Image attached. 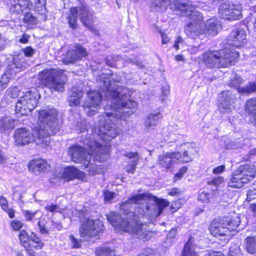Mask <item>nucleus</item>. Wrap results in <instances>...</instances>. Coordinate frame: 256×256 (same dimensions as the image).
I'll return each instance as SVG.
<instances>
[{"mask_svg": "<svg viewBox=\"0 0 256 256\" xmlns=\"http://www.w3.org/2000/svg\"><path fill=\"white\" fill-rule=\"evenodd\" d=\"M121 80V78L116 74H102L98 76L96 82L99 84V92H88L87 98L82 105L86 114L92 116L96 113V109L101 104L102 93L107 100L110 101V106L114 110L102 115L98 125L100 132L108 140L116 138L118 133L114 124L115 118H122L131 115L135 112L137 106L136 102L128 99V90L115 84Z\"/></svg>", "mask_w": 256, "mask_h": 256, "instance_id": "nucleus-1", "label": "nucleus"}, {"mask_svg": "<svg viewBox=\"0 0 256 256\" xmlns=\"http://www.w3.org/2000/svg\"><path fill=\"white\" fill-rule=\"evenodd\" d=\"M146 197V194H139L131 197L120 206L121 214L124 217H121L115 212H110L106 215L108 220L114 226L120 228L135 238L144 241L148 240L154 236L155 233L150 230L148 225L142 223L139 219L143 216L146 211L151 212V209L154 212L156 210V216H159L164 208L168 206L169 202L164 199L153 196L154 204L151 207L146 202H142Z\"/></svg>", "mask_w": 256, "mask_h": 256, "instance_id": "nucleus-2", "label": "nucleus"}, {"mask_svg": "<svg viewBox=\"0 0 256 256\" xmlns=\"http://www.w3.org/2000/svg\"><path fill=\"white\" fill-rule=\"evenodd\" d=\"M190 2L182 3L176 2L172 6V8L176 15L188 18L190 22L188 24L186 32L188 36L196 39L198 34L204 32L203 24L204 22L202 13L193 10L190 6Z\"/></svg>", "mask_w": 256, "mask_h": 256, "instance_id": "nucleus-3", "label": "nucleus"}, {"mask_svg": "<svg viewBox=\"0 0 256 256\" xmlns=\"http://www.w3.org/2000/svg\"><path fill=\"white\" fill-rule=\"evenodd\" d=\"M239 56L238 53L230 49L210 50L203 55L206 64L210 68L228 67L234 64Z\"/></svg>", "mask_w": 256, "mask_h": 256, "instance_id": "nucleus-4", "label": "nucleus"}, {"mask_svg": "<svg viewBox=\"0 0 256 256\" xmlns=\"http://www.w3.org/2000/svg\"><path fill=\"white\" fill-rule=\"evenodd\" d=\"M38 77L41 84L52 92H62L64 90V85L67 79L66 76L62 70L46 69L39 73Z\"/></svg>", "mask_w": 256, "mask_h": 256, "instance_id": "nucleus-5", "label": "nucleus"}, {"mask_svg": "<svg viewBox=\"0 0 256 256\" xmlns=\"http://www.w3.org/2000/svg\"><path fill=\"white\" fill-rule=\"evenodd\" d=\"M40 94L38 90L34 88L20 96L16 105V114L20 116L28 114L36 106Z\"/></svg>", "mask_w": 256, "mask_h": 256, "instance_id": "nucleus-6", "label": "nucleus"}, {"mask_svg": "<svg viewBox=\"0 0 256 256\" xmlns=\"http://www.w3.org/2000/svg\"><path fill=\"white\" fill-rule=\"evenodd\" d=\"M256 170L254 166H240L233 173L232 176L228 182L230 187L240 188L244 184L250 182L255 176Z\"/></svg>", "mask_w": 256, "mask_h": 256, "instance_id": "nucleus-7", "label": "nucleus"}, {"mask_svg": "<svg viewBox=\"0 0 256 256\" xmlns=\"http://www.w3.org/2000/svg\"><path fill=\"white\" fill-rule=\"evenodd\" d=\"M28 63L25 61L24 57L22 55H18L11 61L8 62L6 72L2 75L0 80V90H2L7 86V84L11 77L16 73L27 68Z\"/></svg>", "mask_w": 256, "mask_h": 256, "instance_id": "nucleus-8", "label": "nucleus"}, {"mask_svg": "<svg viewBox=\"0 0 256 256\" xmlns=\"http://www.w3.org/2000/svg\"><path fill=\"white\" fill-rule=\"evenodd\" d=\"M57 117L58 112L54 108L42 110L38 112V122L42 126L51 128L53 132H58L59 131V126Z\"/></svg>", "mask_w": 256, "mask_h": 256, "instance_id": "nucleus-9", "label": "nucleus"}, {"mask_svg": "<svg viewBox=\"0 0 256 256\" xmlns=\"http://www.w3.org/2000/svg\"><path fill=\"white\" fill-rule=\"evenodd\" d=\"M68 154L74 162L83 164L84 168H94L93 164L91 162V156L86 152L84 148L78 144L72 145L69 148Z\"/></svg>", "mask_w": 256, "mask_h": 256, "instance_id": "nucleus-10", "label": "nucleus"}, {"mask_svg": "<svg viewBox=\"0 0 256 256\" xmlns=\"http://www.w3.org/2000/svg\"><path fill=\"white\" fill-rule=\"evenodd\" d=\"M104 230L102 222L100 220H94L88 218L80 228V234L82 238L96 236Z\"/></svg>", "mask_w": 256, "mask_h": 256, "instance_id": "nucleus-11", "label": "nucleus"}, {"mask_svg": "<svg viewBox=\"0 0 256 256\" xmlns=\"http://www.w3.org/2000/svg\"><path fill=\"white\" fill-rule=\"evenodd\" d=\"M219 14L224 20H233L242 18V6L238 4H223L220 7Z\"/></svg>", "mask_w": 256, "mask_h": 256, "instance_id": "nucleus-12", "label": "nucleus"}, {"mask_svg": "<svg viewBox=\"0 0 256 256\" xmlns=\"http://www.w3.org/2000/svg\"><path fill=\"white\" fill-rule=\"evenodd\" d=\"M221 94L218 104V110L222 114L231 112L235 108L234 104L237 99L236 94L230 90H224Z\"/></svg>", "mask_w": 256, "mask_h": 256, "instance_id": "nucleus-13", "label": "nucleus"}, {"mask_svg": "<svg viewBox=\"0 0 256 256\" xmlns=\"http://www.w3.org/2000/svg\"><path fill=\"white\" fill-rule=\"evenodd\" d=\"M86 50L80 44H76L68 50L63 58L64 64H74L87 56Z\"/></svg>", "mask_w": 256, "mask_h": 256, "instance_id": "nucleus-14", "label": "nucleus"}, {"mask_svg": "<svg viewBox=\"0 0 256 256\" xmlns=\"http://www.w3.org/2000/svg\"><path fill=\"white\" fill-rule=\"evenodd\" d=\"M204 32L198 34L197 38L202 40L204 38H211L216 36L222 28L220 22L214 18L206 20Z\"/></svg>", "mask_w": 256, "mask_h": 256, "instance_id": "nucleus-15", "label": "nucleus"}, {"mask_svg": "<svg viewBox=\"0 0 256 256\" xmlns=\"http://www.w3.org/2000/svg\"><path fill=\"white\" fill-rule=\"evenodd\" d=\"M14 137L17 146H24L34 140V135L26 128H19L14 130Z\"/></svg>", "mask_w": 256, "mask_h": 256, "instance_id": "nucleus-16", "label": "nucleus"}, {"mask_svg": "<svg viewBox=\"0 0 256 256\" xmlns=\"http://www.w3.org/2000/svg\"><path fill=\"white\" fill-rule=\"evenodd\" d=\"M181 149L184 150L183 153H175L174 158L179 160L180 162L185 163L189 162L192 160L196 151L192 144L186 142L180 146Z\"/></svg>", "mask_w": 256, "mask_h": 256, "instance_id": "nucleus-17", "label": "nucleus"}, {"mask_svg": "<svg viewBox=\"0 0 256 256\" xmlns=\"http://www.w3.org/2000/svg\"><path fill=\"white\" fill-rule=\"evenodd\" d=\"M57 132H53V130L51 128H48V127L42 126L39 124L38 128H36L35 130V134L38 138L36 144L40 145L42 146H45L50 144V135H54Z\"/></svg>", "mask_w": 256, "mask_h": 256, "instance_id": "nucleus-18", "label": "nucleus"}, {"mask_svg": "<svg viewBox=\"0 0 256 256\" xmlns=\"http://www.w3.org/2000/svg\"><path fill=\"white\" fill-rule=\"evenodd\" d=\"M246 32L243 28L234 29L228 38V44L235 47H240L246 40Z\"/></svg>", "mask_w": 256, "mask_h": 256, "instance_id": "nucleus-19", "label": "nucleus"}, {"mask_svg": "<svg viewBox=\"0 0 256 256\" xmlns=\"http://www.w3.org/2000/svg\"><path fill=\"white\" fill-rule=\"evenodd\" d=\"M209 230L214 236L226 235L228 232V230L224 222L223 218L214 220L209 226Z\"/></svg>", "mask_w": 256, "mask_h": 256, "instance_id": "nucleus-20", "label": "nucleus"}, {"mask_svg": "<svg viewBox=\"0 0 256 256\" xmlns=\"http://www.w3.org/2000/svg\"><path fill=\"white\" fill-rule=\"evenodd\" d=\"M76 8L81 22L84 26L90 29L92 24V14L89 10V6L82 4L81 6Z\"/></svg>", "mask_w": 256, "mask_h": 256, "instance_id": "nucleus-21", "label": "nucleus"}, {"mask_svg": "<svg viewBox=\"0 0 256 256\" xmlns=\"http://www.w3.org/2000/svg\"><path fill=\"white\" fill-rule=\"evenodd\" d=\"M50 168L47 162L42 159H34L28 164L29 170L38 175L48 171Z\"/></svg>", "mask_w": 256, "mask_h": 256, "instance_id": "nucleus-22", "label": "nucleus"}, {"mask_svg": "<svg viewBox=\"0 0 256 256\" xmlns=\"http://www.w3.org/2000/svg\"><path fill=\"white\" fill-rule=\"evenodd\" d=\"M84 95L82 88L73 86L69 92L68 102L70 106H78L80 104V100Z\"/></svg>", "mask_w": 256, "mask_h": 256, "instance_id": "nucleus-23", "label": "nucleus"}, {"mask_svg": "<svg viewBox=\"0 0 256 256\" xmlns=\"http://www.w3.org/2000/svg\"><path fill=\"white\" fill-rule=\"evenodd\" d=\"M30 4L28 0H11L10 10L12 13L22 14L28 8Z\"/></svg>", "mask_w": 256, "mask_h": 256, "instance_id": "nucleus-24", "label": "nucleus"}, {"mask_svg": "<svg viewBox=\"0 0 256 256\" xmlns=\"http://www.w3.org/2000/svg\"><path fill=\"white\" fill-rule=\"evenodd\" d=\"M14 128V120L8 116H4L0 119V132L6 134Z\"/></svg>", "mask_w": 256, "mask_h": 256, "instance_id": "nucleus-25", "label": "nucleus"}, {"mask_svg": "<svg viewBox=\"0 0 256 256\" xmlns=\"http://www.w3.org/2000/svg\"><path fill=\"white\" fill-rule=\"evenodd\" d=\"M84 173L74 166H68L64 168L63 173L64 178L66 180L74 178H80Z\"/></svg>", "mask_w": 256, "mask_h": 256, "instance_id": "nucleus-26", "label": "nucleus"}, {"mask_svg": "<svg viewBox=\"0 0 256 256\" xmlns=\"http://www.w3.org/2000/svg\"><path fill=\"white\" fill-rule=\"evenodd\" d=\"M174 156H175V152L167 153L166 155L159 156L158 160L159 164L166 170L170 169L175 162L173 160L174 158Z\"/></svg>", "mask_w": 256, "mask_h": 256, "instance_id": "nucleus-27", "label": "nucleus"}, {"mask_svg": "<svg viewBox=\"0 0 256 256\" xmlns=\"http://www.w3.org/2000/svg\"><path fill=\"white\" fill-rule=\"evenodd\" d=\"M162 118L160 112L149 114L146 116L144 121V126L149 130L154 129L157 125L158 120Z\"/></svg>", "mask_w": 256, "mask_h": 256, "instance_id": "nucleus-28", "label": "nucleus"}, {"mask_svg": "<svg viewBox=\"0 0 256 256\" xmlns=\"http://www.w3.org/2000/svg\"><path fill=\"white\" fill-rule=\"evenodd\" d=\"M224 222V223L228 232L230 231H234L237 230L240 223V217L238 216H234L232 218L222 217Z\"/></svg>", "mask_w": 256, "mask_h": 256, "instance_id": "nucleus-29", "label": "nucleus"}, {"mask_svg": "<svg viewBox=\"0 0 256 256\" xmlns=\"http://www.w3.org/2000/svg\"><path fill=\"white\" fill-rule=\"evenodd\" d=\"M124 156L128 158H133V160L126 166V172L128 173L134 174L136 170V165L138 164L139 160L138 152H126L124 154Z\"/></svg>", "mask_w": 256, "mask_h": 256, "instance_id": "nucleus-30", "label": "nucleus"}, {"mask_svg": "<svg viewBox=\"0 0 256 256\" xmlns=\"http://www.w3.org/2000/svg\"><path fill=\"white\" fill-rule=\"evenodd\" d=\"M196 248V245L194 244V240L190 238L185 244L181 256H198Z\"/></svg>", "mask_w": 256, "mask_h": 256, "instance_id": "nucleus-31", "label": "nucleus"}, {"mask_svg": "<svg viewBox=\"0 0 256 256\" xmlns=\"http://www.w3.org/2000/svg\"><path fill=\"white\" fill-rule=\"evenodd\" d=\"M78 10L76 7L72 8L67 18L69 26L74 30L78 26L77 22L78 14Z\"/></svg>", "mask_w": 256, "mask_h": 256, "instance_id": "nucleus-32", "label": "nucleus"}, {"mask_svg": "<svg viewBox=\"0 0 256 256\" xmlns=\"http://www.w3.org/2000/svg\"><path fill=\"white\" fill-rule=\"evenodd\" d=\"M170 0H152L151 8L157 12L164 11L170 4Z\"/></svg>", "mask_w": 256, "mask_h": 256, "instance_id": "nucleus-33", "label": "nucleus"}, {"mask_svg": "<svg viewBox=\"0 0 256 256\" xmlns=\"http://www.w3.org/2000/svg\"><path fill=\"white\" fill-rule=\"evenodd\" d=\"M34 10L38 14L44 16V19L46 20V17L44 15L46 12V0H34Z\"/></svg>", "mask_w": 256, "mask_h": 256, "instance_id": "nucleus-34", "label": "nucleus"}, {"mask_svg": "<svg viewBox=\"0 0 256 256\" xmlns=\"http://www.w3.org/2000/svg\"><path fill=\"white\" fill-rule=\"evenodd\" d=\"M96 256H116L114 251L108 247H99L95 250Z\"/></svg>", "mask_w": 256, "mask_h": 256, "instance_id": "nucleus-35", "label": "nucleus"}, {"mask_svg": "<svg viewBox=\"0 0 256 256\" xmlns=\"http://www.w3.org/2000/svg\"><path fill=\"white\" fill-rule=\"evenodd\" d=\"M238 92L246 94L256 92V82H249L242 88H238Z\"/></svg>", "mask_w": 256, "mask_h": 256, "instance_id": "nucleus-36", "label": "nucleus"}, {"mask_svg": "<svg viewBox=\"0 0 256 256\" xmlns=\"http://www.w3.org/2000/svg\"><path fill=\"white\" fill-rule=\"evenodd\" d=\"M246 241L248 252L251 254H256V238L248 237Z\"/></svg>", "mask_w": 256, "mask_h": 256, "instance_id": "nucleus-37", "label": "nucleus"}, {"mask_svg": "<svg viewBox=\"0 0 256 256\" xmlns=\"http://www.w3.org/2000/svg\"><path fill=\"white\" fill-rule=\"evenodd\" d=\"M246 111L250 114L254 118L256 116V98H252L247 101L246 106Z\"/></svg>", "mask_w": 256, "mask_h": 256, "instance_id": "nucleus-38", "label": "nucleus"}, {"mask_svg": "<svg viewBox=\"0 0 256 256\" xmlns=\"http://www.w3.org/2000/svg\"><path fill=\"white\" fill-rule=\"evenodd\" d=\"M38 21L37 18L33 16L32 14L30 12L26 14L23 18L24 22L28 24L29 26L36 24Z\"/></svg>", "mask_w": 256, "mask_h": 256, "instance_id": "nucleus-39", "label": "nucleus"}, {"mask_svg": "<svg viewBox=\"0 0 256 256\" xmlns=\"http://www.w3.org/2000/svg\"><path fill=\"white\" fill-rule=\"evenodd\" d=\"M242 82V79L238 75L234 74L230 78V86L231 87L236 88L238 90V88H242L240 84Z\"/></svg>", "mask_w": 256, "mask_h": 256, "instance_id": "nucleus-40", "label": "nucleus"}, {"mask_svg": "<svg viewBox=\"0 0 256 256\" xmlns=\"http://www.w3.org/2000/svg\"><path fill=\"white\" fill-rule=\"evenodd\" d=\"M20 90L17 87L9 88L6 92V98H16L19 96Z\"/></svg>", "mask_w": 256, "mask_h": 256, "instance_id": "nucleus-41", "label": "nucleus"}, {"mask_svg": "<svg viewBox=\"0 0 256 256\" xmlns=\"http://www.w3.org/2000/svg\"><path fill=\"white\" fill-rule=\"evenodd\" d=\"M177 230L175 228H172L166 236V240L164 242L166 245L170 244L172 242L173 239H174L176 235Z\"/></svg>", "mask_w": 256, "mask_h": 256, "instance_id": "nucleus-42", "label": "nucleus"}, {"mask_svg": "<svg viewBox=\"0 0 256 256\" xmlns=\"http://www.w3.org/2000/svg\"><path fill=\"white\" fill-rule=\"evenodd\" d=\"M76 216L80 218V220L81 222H84V221L86 220L88 218H90L88 217V212H86L85 208H83L80 210L78 211L76 213Z\"/></svg>", "mask_w": 256, "mask_h": 256, "instance_id": "nucleus-43", "label": "nucleus"}, {"mask_svg": "<svg viewBox=\"0 0 256 256\" xmlns=\"http://www.w3.org/2000/svg\"><path fill=\"white\" fill-rule=\"evenodd\" d=\"M29 240L36 244L34 247H40V248L42 247L43 244L42 242L40 239L38 237L34 232H32V234L30 236Z\"/></svg>", "mask_w": 256, "mask_h": 256, "instance_id": "nucleus-44", "label": "nucleus"}, {"mask_svg": "<svg viewBox=\"0 0 256 256\" xmlns=\"http://www.w3.org/2000/svg\"><path fill=\"white\" fill-rule=\"evenodd\" d=\"M210 194L208 192H202L198 196V200L202 202H209V198Z\"/></svg>", "mask_w": 256, "mask_h": 256, "instance_id": "nucleus-45", "label": "nucleus"}, {"mask_svg": "<svg viewBox=\"0 0 256 256\" xmlns=\"http://www.w3.org/2000/svg\"><path fill=\"white\" fill-rule=\"evenodd\" d=\"M224 180V178L222 176L215 177L212 178L210 180L208 181V184H212L216 186H218L221 184Z\"/></svg>", "mask_w": 256, "mask_h": 256, "instance_id": "nucleus-46", "label": "nucleus"}, {"mask_svg": "<svg viewBox=\"0 0 256 256\" xmlns=\"http://www.w3.org/2000/svg\"><path fill=\"white\" fill-rule=\"evenodd\" d=\"M116 58V56H108L106 59V64L110 66L114 67L116 65V60H115Z\"/></svg>", "mask_w": 256, "mask_h": 256, "instance_id": "nucleus-47", "label": "nucleus"}, {"mask_svg": "<svg viewBox=\"0 0 256 256\" xmlns=\"http://www.w3.org/2000/svg\"><path fill=\"white\" fill-rule=\"evenodd\" d=\"M45 208L46 210L51 212H61L62 210V209L60 208L58 206L54 204L48 205L46 206Z\"/></svg>", "mask_w": 256, "mask_h": 256, "instance_id": "nucleus-48", "label": "nucleus"}, {"mask_svg": "<svg viewBox=\"0 0 256 256\" xmlns=\"http://www.w3.org/2000/svg\"><path fill=\"white\" fill-rule=\"evenodd\" d=\"M114 193L108 190L104 192V200L106 202H110L114 198Z\"/></svg>", "mask_w": 256, "mask_h": 256, "instance_id": "nucleus-49", "label": "nucleus"}, {"mask_svg": "<svg viewBox=\"0 0 256 256\" xmlns=\"http://www.w3.org/2000/svg\"><path fill=\"white\" fill-rule=\"evenodd\" d=\"M225 147L226 149H236L238 148L237 144L235 142H232L230 139H226L224 140Z\"/></svg>", "mask_w": 256, "mask_h": 256, "instance_id": "nucleus-50", "label": "nucleus"}, {"mask_svg": "<svg viewBox=\"0 0 256 256\" xmlns=\"http://www.w3.org/2000/svg\"><path fill=\"white\" fill-rule=\"evenodd\" d=\"M29 236L26 232L24 230L21 231L19 234L20 240L22 243H26L28 240H29Z\"/></svg>", "mask_w": 256, "mask_h": 256, "instance_id": "nucleus-51", "label": "nucleus"}, {"mask_svg": "<svg viewBox=\"0 0 256 256\" xmlns=\"http://www.w3.org/2000/svg\"><path fill=\"white\" fill-rule=\"evenodd\" d=\"M25 56L32 57L35 53V50L30 46H27L22 50Z\"/></svg>", "mask_w": 256, "mask_h": 256, "instance_id": "nucleus-52", "label": "nucleus"}, {"mask_svg": "<svg viewBox=\"0 0 256 256\" xmlns=\"http://www.w3.org/2000/svg\"><path fill=\"white\" fill-rule=\"evenodd\" d=\"M22 213L26 220H32L36 215V212H32L28 210H23Z\"/></svg>", "mask_w": 256, "mask_h": 256, "instance_id": "nucleus-53", "label": "nucleus"}, {"mask_svg": "<svg viewBox=\"0 0 256 256\" xmlns=\"http://www.w3.org/2000/svg\"><path fill=\"white\" fill-rule=\"evenodd\" d=\"M186 166H183L180 169L178 172L175 174V178L177 179H181L184 174L187 172Z\"/></svg>", "mask_w": 256, "mask_h": 256, "instance_id": "nucleus-54", "label": "nucleus"}, {"mask_svg": "<svg viewBox=\"0 0 256 256\" xmlns=\"http://www.w3.org/2000/svg\"><path fill=\"white\" fill-rule=\"evenodd\" d=\"M11 225L14 230H19L23 226L22 224L19 221L13 220L12 222Z\"/></svg>", "mask_w": 256, "mask_h": 256, "instance_id": "nucleus-55", "label": "nucleus"}, {"mask_svg": "<svg viewBox=\"0 0 256 256\" xmlns=\"http://www.w3.org/2000/svg\"><path fill=\"white\" fill-rule=\"evenodd\" d=\"M126 62L134 64L138 66L139 68H143L144 67V65L142 64V62L138 61L136 60H132V58H128Z\"/></svg>", "mask_w": 256, "mask_h": 256, "instance_id": "nucleus-56", "label": "nucleus"}, {"mask_svg": "<svg viewBox=\"0 0 256 256\" xmlns=\"http://www.w3.org/2000/svg\"><path fill=\"white\" fill-rule=\"evenodd\" d=\"M70 239L72 244V248H78L80 246V242L76 239L72 235L70 236Z\"/></svg>", "mask_w": 256, "mask_h": 256, "instance_id": "nucleus-57", "label": "nucleus"}, {"mask_svg": "<svg viewBox=\"0 0 256 256\" xmlns=\"http://www.w3.org/2000/svg\"><path fill=\"white\" fill-rule=\"evenodd\" d=\"M170 93V86L166 85L162 87V94L164 96H166Z\"/></svg>", "mask_w": 256, "mask_h": 256, "instance_id": "nucleus-58", "label": "nucleus"}, {"mask_svg": "<svg viewBox=\"0 0 256 256\" xmlns=\"http://www.w3.org/2000/svg\"><path fill=\"white\" fill-rule=\"evenodd\" d=\"M30 36L27 34H24L20 39V42L22 44H26L28 42Z\"/></svg>", "mask_w": 256, "mask_h": 256, "instance_id": "nucleus-59", "label": "nucleus"}, {"mask_svg": "<svg viewBox=\"0 0 256 256\" xmlns=\"http://www.w3.org/2000/svg\"><path fill=\"white\" fill-rule=\"evenodd\" d=\"M224 170H225V166L223 165H222V166H218L215 168L213 170L212 172L214 174H220V173L222 172H224Z\"/></svg>", "mask_w": 256, "mask_h": 256, "instance_id": "nucleus-60", "label": "nucleus"}, {"mask_svg": "<svg viewBox=\"0 0 256 256\" xmlns=\"http://www.w3.org/2000/svg\"><path fill=\"white\" fill-rule=\"evenodd\" d=\"M40 232L42 234H48V231L45 228L44 226L40 224V221L38 222V224Z\"/></svg>", "mask_w": 256, "mask_h": 256, "instance_id": "nucleus-61", "label": "nucleus"}, {"mask_svg": "<svg viewBox=\"0 0 256 256\" xmlns=\"http://www.w3.org/2000/svg\"><path fill=\"white\" fill-rule=\"evenodd\" d=\"M205 256H224V254L220 252H210L206 253Z\"/></svg>", "mask_w": 256, "mask_h": 256, "instance_id": "nucleus-62", "label": "nucleus"}, {"mask_svg": "<svg viewBox=\"0 0 256 256\" xmlns=\"http://www.w3.org/2000/svg\"><path fill=\"white\" fill-rule=\"evenodd\" d=\"M180 191L176 188H173L171 190L168 192L170 195L172 196H177L180 193Z\"/></svg>", "mask_w": 256, "mask_h": 256, "instance_id": "nucleus-63", "label": "nucleus"}, {"mask_svg": "<svg viewBox=\"0 0 256 256\" xmlns=\"http://www.w3.org/2000/svg\"><path fill=\"white\" fill-rule=\"evenodd\" d=\"M6 210L10 218H14L15 212L14 210L8 208Z\"/></svg>", "mask_w": 256, "mask_h": 256, "instance_id": "nucleus-64", "label": "nucleus"}]
</instances>
